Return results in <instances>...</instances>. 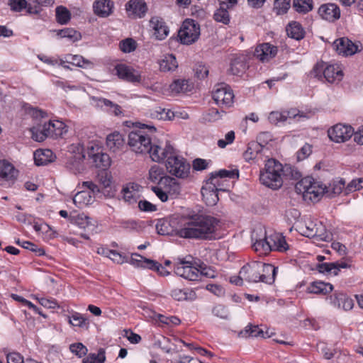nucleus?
Here are the masks:
<instances>
[{"label": "nucleus", "instance_id": "5701e85b", "mask_svg": "<svg viewBox=\"0 0 363 363\" xmlns=\"http://www.w3.org/2000/svg\"><path fill=\"white\" fill-rule=\"evenodd\" d=\"M94 147H91L90 151L88 153V156L92 160L93 164L96 168L102 169H107L111 165L110 157L105 153L101 152H94Z\"/></svg>", "mask_w": 363, "mask_h": 363}, {"label": "nucleus", "instance_id": "aec40b11", "mask_svg": "<svg viewBox=\"0 0 363 363\" xmlns=\"http://www.w3.org/2000/svg\"><path fill=\"white\" fill-rule=\"evenodd\" d=\"M114 3L111 0H95L93 4L94 13L101 18H106L112 13Z\"/></svg>", "mask_w": 363, "mask_h": 363}, {"label": "nucleus", "instance_id": "bf43d9fd", "mask_svg": "<svg viewBox=\"0 0 363 363\" xmlns=\"http://www.w3.org/2000/svg\"><path fill=\"white\" fill-rule=\"evenodd\" d=\"M71 222L77 225L80 228L86 229L90 225V218L84 214L69 217Z\"/></svg>", "mask_w": 363, "mask_h": 363}, {"label": "nucleus", "instance_id": "a878e982", "mask_svg": "<svg viewBox=\"0 0 363 363\" xmlns=\"http://www.w3.org/2000/svg\"><path fill=\"white\" fill-rule=\"evenodd\" d=\"M18 170L9 162L0 161V177L6 181L13 182L18 177Z\"/></svg>", "mask_w": 363, "mask_h": 363}, {"label": "nucleus", "instance_id": "8fccbe9b", "mask_svg": "<svg viewBox=\"0 0 363 363\" xmlns=\"http://www.w3.org/2000/svg\"><path fill=\"white\" fill-rule=\"evenodd\" d=\"M56 19L60 24H66L70 20L71 13L65 6H60L56 8Z\"/></svg>", "mask_w": 363, "mask_h": 363}, {"label": "nucleus", "instance_id": "e2e57ef3", "mask_svg": "<svg viewBox=\"0 0 363 363\" xmlns=\"http://www.w3.org/2000/svg\"><path fill=\"white\" fill-rule=\"evenodd\" d=\"M49 126H51L54 131V135L56 138L62 136L64 133L67 132L66 125L60 121H50Z\"/></svg>", "mask_w": 363, "mask_h": 363}, {"label": "nucleus", "instance_id": "423d86ee", "mask_svg": "<svg viewBox=\"0 0 363 363\" xmlns=\"http://www.w3.org/2000/svg\"><path fill=\"white\" fill-rule=\"evenodd\" d=\"M311 76L329 83H338L343 77V72L338 64L317 63L311 72Z\"/></svg>", "mask_w": 363, "mask_h": 363}, {"label": "nucleus", "instance_id": "c756f323", "mask_svg": "<svg viewBox=\"0 0 363 363\" xmlns=\"http://www.w3.org/2000/svg\"><path fill=\"white\" fill-rule=\"evenodd\" d=\"M34 161L36 165H46L53 161V153L50 150H37L33 154Z\"/></svg>", "mask_w": 363, "mask_h": 363}, {"label": "nucleus", "instance_id": "7c9ffc66", "mask_svg": "<svg viewBox=\"0 0 363 363\" xmlns=\"http://www.w3.org/2000/svg\"><path fill=\"white\" fill-rule=\"evenodd\" d=\"M254 250L260 255H267L273 250L270 237L264 236L263 238L255 240L252 245Z\"/></svg>", "mask_w": 363, "mask_h": 363}, {"label": "nucleus", "instance_id": "f8f14e48", "mask_svg": "<svg viewBox=\"0 0 363 363\" xmlns=\"http://www.w3.org/2000/svg\"><path fill=\"white\" fill-rule=\"evenodd\" d=\"M175 149L169 142H167L164 146L159 145H151L150 150L147 153L150 155L152 161L156 162H161L167 161L168 157L174 154Z\"/></svg>", "mask_w": 363, "mask_h": 363}, {"label": "nucleus", "instance_id": "393cba45", "mask_svg": "<svg viewBox=\"0 0 363 363\" xmlns=\"http://www.w3.org/2000/svg\"><path fill=\"white\" fill-rule=\"evenodd\" d=\"M159 185L169 196H177L180 193V186L174 178L169 176L163 178Z\"/></svg>", "mask_w": 363, "mask_h": 363}, {"label": "nucleus", "instance_id": "c03bdc74", "mask_svg": "<svg viewBox=\"0 0 363 363\" xmlns=\"http://www.w3.org/2000/svg\"><path fill=\"white\" fill-rule=\"evenodd\" d=\"M334 304L339 308L342 307L345 311L351 310L353 308V300L343 294L335 295Z\"/></svg>", "mask_w": 363, "mask_h": 363}, {"label": "nucleus", "instance_id": "412c9836", "mask_svg": "<svg viewBox=\"0 0 363 363\" xmlns=\"http://www.w3.org/2000/svg\"><path fill=\"white\" fill-rule=\"evenodd\" d=\"M125 9L130 16L136 18H143L147 11V4L143 0H130Z\"/></svg>", "mask_w": 363, "mask_h": 363}, {"label": "nucleus", "instance_id": "a18cd8bd", "mask_svg": "<svg viewBox=\"0 0 363 363\" xmlns=\"http://www.w3.org/2000/svg\"><path fill=\"white\" fill-rule=\"evenodd\" d=\"M57 35L60 38H67L71 42H77L82 38L81 33L73 28H67L65 29L59 30Z\"/></svg>", "mask_w": 363, "mask_h": 363}, {"label": "nucleus", "instance_id": "de8ad7c7", "mask_svg": "<svg viewBox=\"0 0 363 363\" xmlns=\"http://www.w3.org/2000/svg\"><path fill=\"white\" fill-rule=\"evenodd\" d=\"M69 322L73 326L85 328L86 329H88L89 325V320L82 314L77 312L72 313L69 317Z\"/></svg>", "mask_w": 363, "mask_h": 363}, {"label": "nucleus", "instance_id": "864d4df0", "mask_svg": "<svg viewBox=\"0 0 363 363\" xmlns=\"http://www.w3.org/2000/svg\"><path fill=\"white\" fill-rule=\"evenodd\" d=\"M213 18L216 22L222 23L225 25L228 24L230 22V15L228 9L220 6V8L215 11Z\"/></svg>", "mask_w": 363, "mask_h": 363}, {"label": "nucleus", "instance_id": "bb28decb", "mask_svg": "<svg viewBox=\"0 0 363 363\" xmlns=\"http://www.w3.org/2000/svg\"><path fill=\"white\" fill-rule=\"evenodd\" d=\"M91 192H88L84 189L78 191L72 199L74 204L79 208H83L92 204L95 201V197L91 195Z\"/></svg>", "mask_w": 363, "mask_h": 363}, {"label": "nucleus", "instance_id": "0eeeda50", "mask_svg": "<svg viewBox=\"0 0 363 363\" xmlns=\"http://www.w3.org/2000/svg\"><path fill=\"white\" fill-rule=\"evenodd\" d=\"M191 259V256L178 258L174 264V272L177 275L189 281H199L201 279V273Z\"/></svg>", "mask_w": 363, "mask_h": 363}, {"label": "nucleus", "instance_id": "4468645a", "mask_svg": "<svg viewBox=\"0 0 363 363\" xmlns=\"http://www.w3.org/2000/svg\"><path fill=\"white\" fill-rule=\"evenodd\" d=\"M262 266V262L255 261L241 268V277L247 282L257 283L261 281L259 269Z\"/></svg>", "mask_w": 363, "mask_h": 363}, {"label": "nucleus", "instance_id": "c85d7f7f", "mask_svg": "<svg viewBox=\"0 0 363 363\" xmlns=\"http://www.w3.org/2000/svg\"><path fill=\"white\" fill-rule=\"evenodd\" d=\"M333 290V286L331 284L321 281H316L311 283L306 289L308 293L315 294H327L330 293Z\"/></svg>", "mask_w": 363, "mask_h": 363}, {"label": "nucleus", "instance_id": "2eb2a0df", "mask_svg": "<svg viewBox=\"0 0 363 363\" xmlns=\"http://www.w3.org/2000/svg\"><path fill=\"white\" fill-rule=\"evenodd\" d=\"M150 26L153 30V35L157 40H164L169 33L168 26L160 16H152L150 20Z\"/></svg>", "mask_w": 363, "mask_h": 363}, {"label": "nucleus", "instance_id": "f03ea898", "mask_svg": "<svg viewBox=\"0 0 363 363\" xmlns=\"http://www.w3.org/2000/svg\"><path fill=\"white\" fill-rule=\"evenodd\" d=\"M264 168L260 170L259 181L262 184L272 189H278L283 185L284 169L282 164L274 159H267Z\"/></svg>", "mask_w": 363, "mask_h": 363}, {"label": "nucleus", "instance_id": "cd10ccee", "mask_svg": "<svg viewBox=\"0 0 363 363\" xmlns=\"http://www.w3.org/2000/svg\"><path fill=\"white\" fill-rule=\"evenodd\" d=\"M160 69L162 72H174L178 67V62L175 56L172 54H167L162 56L159 61Z\"/></svg>", "mask_w": 363, "mask_h": 363}, {"label": "nucleus", "instance_id": "a19ab883", "mask_svg": "<svg viewBox=\"0 0 363 363\" xmlns=\"http://www.w3.org/2000/svg\"><path fill=\"white\" fill-rule=\"evenodd\" d=\"M242 336H246L248 334L249 336L253 337H269L271 336L270 334L268 333V331L264 332L262 329L259 328L257 325H248L245 328L244 332L240 333Z\"/></svg>", "mask_w": 363, "mask_h": 363}, {"label": "nucleus", "instance_id": "603ef678", "mask_svg": "<svg viewBox=\"0 0 363 363\" xmlns=\"http://www.w3.org/2000/svg\"><path fill=\"white\" fill-rule=\"evenodd\" d=\"M312 0H294V8L298 13H307L312 10Z\"/></svg>", "mask_w": 363, "mask_h": 363}, {"label": "nucleus", "instance_id": "e433bc0d", "mask_svg": "<svg viewBox=\"0 0 363 363\" xmlns=\"http://www.w3.org/2000/svg\"><path fill=\"white\" fill-rule=\"evenodd\" d=\"M171 296L179 301L192 300L195 298V293L189 289H174L171 291Z\"/></svg>", "mask_w": 363, "mask_h": 363}, {"label": "nucleus", "instance_id": "680f3d73", "mask_svg": "<svg viewBox=\"0 0 363 363\" xmlns=\"http://www.w3.org/2000/svg\"><path fill=\"white\" fill-rule=\"evenodd\" d=\"M291 0H274V11L277 15L286 13L290 7Z\"/></svg>", "mask_w": 363, "mask_h": 363}, {"label": "nucleus", "instance_id": "9b49d317", "mask_svg": "<svg viewBox=\"0 0 363 363\" xmlns=\"http://www.w3.org/2000/svg\"><path fill=\"white\" fill-rule=\"evenodd\" d=\"M212 96L216 104L224 107H230L233 104L234 94L230 87L224 84L215 86Z\"/></svg>", "mask_w": 363, "mask_h": 363}, {"label": "nucleus", "instance_id": "5fc2aeb1", "mask_svg": "<svg viewBox=\"0 0 363 363\" xmlns=\"http://www.w3.org/2000/svg\"><path fill=\"white\" fill-rule=\"evenodd\" d=\"M68 151L73 155L72 157L77 158V160H84V147L80 143H73L68 147Z\"/></svg>", "mask_w": 363, "mask_h": 363}, {"label": "nucleus", "instance_id": "f3484780", "mask_svg": "<svg viewBox=\"0 0 363 363\" xmlns=\"http://www.w3.org/2000/svg\"><path fill=\"white\" fill-rule=\"evenodd\" d=\"M277 54V48L269 43H264L257 46L255 56L262 62H268Z\"/></svg>", "mask_w": 363, "mask_h": 363}, {"label": "nucleus", "instance_id": "dca6fc26", "mask_svg": "<svg viewBox=\"0 0 363 363\" xmlns=\"http://www.w3.org/2000/svg\"><path fill=\"white\" fill-rule=\"evenodd\" d=\"M115 69L117 76L123 80L133 83L140 82L141 80V76L139 72L125 65H117L115 67Z\"/></svg>", "mask_w": 363, "mask_h": 363}, {"label": "nucleus", "instance_id": "6ab92c4d", "mask_svg": "<svg viewBox=\"0 0 363 363\" xmlns=\"http://www.w3.org/2000/svg\"><path fill=\"white\" fill-rule=\"evenodd\" d=\"M333 45L335 47L337 52L342 55H352L357 52L358 50L357 45L352 43L350 40L342 38L336 40Z\"/></svg>", "mask_w": 363, "mask_h": 363}, {"label": "nucleus", "instance_id": "4d7b16f0", "mask_svg": "<svg viewBox=\"0 0 363 363\" xmlns=\"http://www.w3.org/2000/svg\"><path fill=\"white\" fill-rule=\"evenodd\" d=\"M245 63L242 60L235 59L231 62L229 72L233 75H240L245 72Z\"/></svg>", "mask_w": 363, "mask_h": 363}, {"label": "nucleus", "instance_id": "20e7f679", "mask_svg": "<svg viewBox=\"0 0 363 363\" xmlns=\"http://www.w3.org/2000/svg\"><path fill=\"white\" fill-rule=\"evenodd\" d=\"M296 191L303 195L306 201L317 202L325 193L326 186L313 178L307 177L301 179L295 186Z\"/></svg>", "mask_w": 363, "mask_h": 363}, {"label": "nucleus", "instance_id": "72a5a7b5", "mask_svg": "<svg viewBox=\"0 0 363 363\" xmlns=\"http://www.w3.org/2000/svg\"><path fill=\"white\" fill-rule=\"evenodd\" d=\"M150 117L157 120H171L174 118V113L170 109L157 106L150 111Z\"/></svg>", "mask_w": 363, "mask_h": 363}, {"label": "nucleus", "instance_id": "338daca9", "mask_svg": "<svg viewBox=\"0 0 363 363\" xmlns=\"http://www.w3.org/2000/svg\"><path fill=\"white\" fill-rule=\"evenodd\" d=\"M91 104L94 106L106 111L108 108V105L111 104V101L108 99L99 98L96 96H90Z\"/></svg>", "mask_w": 363, "mask_h": 363}, {"label": "nucleus", "instance_id": "4be33fe9", "mask_svg": "<svg viewBox=\"0 0 363 363\" xmlns=\"http://www.w3.org/2000/svg\"><path fill=\"white\" fill-rule=\"evenodd\" d=\"M141 186L131 183L124 186L121 191L124 201L128 203H134L140 197Z\"/></svg>", "mask_w": 363, "mask_h": 363}, {"label": "nucleus", "instance_id": "f257e3e1", "mask_svg": "<svg viewBox=\"0 0 363 363\" xmlns=\"http://www.w3.org/2000/svg\"><path fill=\"white\" fill-rule=\"evenodd\" d=\"M219 220L211 216L196 214L187 218L177 234L184 238H211Z\"/></svg>", "mask_w": 363, "mask_h": 363}, {"label": "nucleus", "instance_id": "b1692460", "mask_svg": "<svg viewBox=\"0 0 363 363\" xmlns=\"http://www.w3.org/2000/svg\"><path fill=\"white\" fill-rule=\"evenodd\" d=\"M277 269L278 268L272 264L262 262V266L259 269L261 282L268 284H273L275 280Z\"/></svg>", "mask_w": 363, "mask_h": 363}, {"label": "nucleus", "instance_id": "13d9d810", "mask_svg": "<svg viewBox=\"0 0 363 363\" xmlns=\"http://www.w3.org/2000/svg\"><path fill=\"white\" fill-rule=\"evenodd\" d=\"M106 359L105 352L100 349L98 354H90L83 359V363H104Z\"/></svg>", "mask_w": 363, "mask_h": 363}, {"label": "nucleus", "instance_id": "052dcab7", "mask_svg": "<svg viewBox=\"0 0 363 363\" xmlns=\"http://www.w3.org/2000/svg\"><path fill=\"white\" fill-rule=\"evenodd\" d=\"M212 176H216L219 177L220 179H225L227 178L229 179H238L239 177V171L238 169H220L218 172H215L211 174Z\"/></svg>", "mask_w": 363, "mask_h": 363}, {"label": "nucleus", "instance_id": "09e8293b", "mask_svg": "<svg viewBox=\"0 0 363 363\" xmlns=\"http://www.w3.org/2000/svg\"><path fill=\"white\" fill-rule=\"evenodd\" d=\"M130 263L136 267L150 268L152 259H147L138 253L132 255Z\"/></svg>", "mask_w": 363, "mask_h": 363}, {"label": "nucleus", "instance_id": "a211bd4d", "mask_svg": "<svg viewBox=\"0 0 363 363\" xmlns=\"http://www.w3.org/2000/svg\"><path fill=\"white\" fill-rule=\"evenodd\" d=\"M320 16L329 22H334L340 17V8L335 4H325L318 9Z\"/></svg>", "mask_w": 363, "mask_h": 363}, {"label": "nucleus", "instance_id": "774afa93", "mask_svg": "<svg viewBox=\"0 0 363 363\" xmlns=\"http://www.w3.org/2000/svg\"><path fill=\"white\" fill-rule=\"evenodd\" d=\"M70 351L79 357L85 356L88 352V349L82 343H73L69 346Z\"/></svg>", "mask_w": 363, "mask_h": 363}, {"label": "nucleus", "instance_id": "6e6d98bb", "mask_svg": "<svg viewBox=\"0 0 363 363\" xmlns=\"http://www.w3.org/2000/svg\"><path fill=\"white\" fill-rule=\"evenodd\" d=\"M316 269L322 274H333L334 276L337 275V268L334 262H325L318 264L316 265Z\"/></svg>", "mask_w": 363, "mask_h": 363}, {"label": "nucleus", "instance_id": "2f4dec72", "mask_svg": "<svg viewBox=\"0 0 363 363\" xmlns=\"http://www.w3.org/2000/svg\"><path fill=\"white\" fill-rule=\"evenodd\" d=\"M124 139L118 132L109 134L106 138L107 147L113 152H116L123 146Z\"/></svg>", "mask_w": 363, "mask_h": 363}, {"label": "nucleus", "instance_id": "7ed1b4c3", "mask_svg": "<svg viewBox=\"0 0 363 363\" xmlns=\"http://www.w3.org/2000/svg\"><path fill=\"white\" fill-rule=\"evenodd\" d=\"M297 231L302 235L312 238L315 241L328 242L332 240V234L320 221L310 218L299 221L296 224Z\"/></svg>", "mask_w": 363, "mask_h": 363}, {"label": "nucleus", "instance_id": "ddd939ff", "mask_svg": "<svg viewBox=\"0 0 363 363\" xmlns=\"http://www.w3.org/2000/svg\"><path fill=\"white\" fill-rule=\"evenodd\" d=\"M330 139L335 143H342L354 135V130L350 125L337 124L328 131Z\"/></svg>", "mask_w": 363, "mask_h": 363}, {"label": "nucleus", "instance_id": "69168bd1", "mask_svg": "<svg viewBox=\"0 0 363 363\" xmlns=\"http://www.w3.org/2000/svg\"><path fill=\"white\" fill-rule=\"evenodd\" d=\"M156 230L162 235H169L172 231L167 220H160L156 224Z\"/></svg>", "mask_w": 363, "mask_h": 363}, {"label": "nucleus", "instance_id": "1a4fd4ad", "mask_svg": "<svg viewBox=\"0 0 363 363\" xmlns=\"http://www.w3.org/2000/svg\"><path fill=\"white\" fill-rule=\"evenodd\" d=\"M200 35V26L192 19H186L179 30L178 37L182 44L190 45L196 42Z\"/></svg>", "mask_w": 363, "mask_h": 363}, {"label": "nucleus", "instance_id": "39448f33", "mask_svg": "<svg viewBox=\"0 0 363 363\" xmlns=\"http://www.w3.org/2000/svg\"><path fill=\"white\" fill-rule=\"evenodd\" d=\"M143 128L139 130H133L128 134V145L136 154H145L150 150L152 145L150 135L145 132L147 128L150 132H155L156 128L152 125L142 124Z\"/></svg>", "mask_w": 363, "mask_h": 363}, {"label": "nucleus", "instance_id": "37998d69", "mask_svg": "<svg viewBox=\"0 0 363 363\" xmlns=\"http://www.w3.org/2000/svg\"><path fill=\"white\" fill-rule=\"evenodd\" d=\"M273 250L279 252H285L289 249V245L286 243L285 238L281 235L277 234L270 236Z\"/></svg>", "mask_w": 363, "mask_h": 363}, {"label": "nucleus", "instance_id": "c9c22d12", "mask_svg": "<svg viewBox=\"0 0 363 363\" xmlns=\"http://www.w3.org/2000/svg\"><path fill=\"white\" fill-rule=\"evenodd\" d=\"M286 33L289 37L299 40L304 37V30L301 25L296 21L290 23L286 27Z\"/></svg>", "mask_w": 363, "mask_h": 363}, {"label": "nucleus", "instance_id": "f704fd0d", "mask_svg": "<svg viewBox=\"0 0 363 363\" xmlns=\"http://www.w3.org/2000/svg\"><path fill=\"white\" fill-rule=\"evenodd\" d=\"M191 88V84L186 79H176L169 86L171 91L175 94L186 93L190 91Z\"/></svg>", "mask_w": 363, "mask_h": 363}, {"label": "nucleus", "instance_id": "9d476101", "mask_svg": "<svg viewBox=\"0 0 363 363\" xmlns=\"http://www.w3.org/2000/svg\"><path fill=\"white\" fill-rule=\"evenodd\" d=\"M267 152V148L262 147L255 141H252L248 143L246 150L243 152V157L246 162H253L259 165L260 162H264L269 159V156L266 155Z\"/></svg>", "mask_w": 363, "mask_h": 363}, {"label": "nucleus", "instance_id": "0e129e2a", "mask_svg": "<svg viewBox=\"0 0 363 363\" xmlns=\"http://www.w3.org/2000/svg\"><path fill=\"white\" fill-rule=\"evenodd\" d=\"M120 49L125 53H129L136 49V42L132 38H126L120 42Z\"/></svg>", "mask_w": 363, "mask_h": 363}, {"label": "nucleus", "instance_id": "6e6552de", "mask_svg": "<svg viewBox=\"0 0 363 363\" xmlns=\"http://www.w3.org/2000/svg\"><path fill=\"white\" fill-rule=\"evenodd\" d=\"M167 171L178 178H186L190 171V164L182 156L179 155L176 150L174 154L168 157L165 163Z\"/></svg>", "mask_w": 363, "mask_h": 363}, {"label": "nucleus", "instance_id": "3c124183", "mask_svg": "<svg viewBox=\"0 0 363 363\" xmlns=\"http://www.w3.org/2000/svg\"><path fill=\"white\" fill-rule=\"evenodd\" d=\"M83 162L84 160L72 157L67 162V167L74 174L82 173L84 169Z\"/></svg>", "mask_w": 363, "mask_h": 363}, {"label": "nucleus", "instance_id": "58836bf2", "mask_svg": "<svg viewBox=\"0 0 363 363\" xmlns=\"http://www.w3.org/2000/svg\"><path fill=\"white\" fill-rule=\"evenodd\" d=\"M225 179H220L216 176H211L206 184L216 192L219 191H225L229 187V184H226Z\"/></svg>", "mask_w": 363, "mask_h": 363}, {"label": "nucleus", "instance_id": "49530a36", "mask_svg": "<svg viewBox=\"0 0 363 363\" xmlns=\"http://www.w3.org/2000/svg\"><path fill=\"white\" fill-rule=\"evenodd\" d=\"M345 182L343 179L333 181L325 190V194L329 196H333L340 194L345 189Z\"/></svg>", "mask_w": 363, "mask_h": 363}, {"label": "nucleus", "instance_id": "473e14b6", "mask_svg": "<svg viewBox=\"0 0 363 363\" xmlns=\"http://www.w3.org/2000/svg\"><path fill=\"white\" fill-rule=\"evenodd\" d=\"M9 4L11 9L16 12H19L26 9L28 13H38L37 7H33L30 4H28L26 0H9Z\"/></svg>", "mask_w": 363, "mask_h": 363}, {"label": "nucleus", "instance_id": "4c0bfd02", "mask_svg": "<svg viewBox=\"0 0 363 363\" xmlns=\"http://www.w3.org/2000/svg\"><path fill=\"white\" fill-rule=\"evenodd\" d=\"M201 194L203 200L208 206L216 205L219 200L217 192L207 184L202 187Z\"/></svg>", "mask_w": 363, "mask_h": 363}, {"label": "nucleus", "instance_id": "ea45409f", "mask_svg": "<svg viewBox=\"0 0 363 363\" xmlns=\"http://www.w3.org/2000/svg\"><path fill=\"white\" fill-rule=\"evenodd\" d=\"M66 62L74 66L84 69L89 68L93 65L92 62L89 60H86L82 56L77 55H68L66 57Z\"/></svg>", "mask_w": 363, "mask_h": 363}, {"label": "nucleus", "instance_id": "79ce46f5", "mask_svg": "<svg viewBox=\"0 0 363 363\" xmlns=\"http://www.w3.org/2000/svg\"><path fill=\"white\" fill-rule=\"evenodd\" d=\"M167 176L164 169L157 164L152 166L149 170V179L152 182L157 183V185H159V182H160L163 178L167 177Z\"/></svg>", "mask_w": 363, "mask_h": 363}]
</instances>
